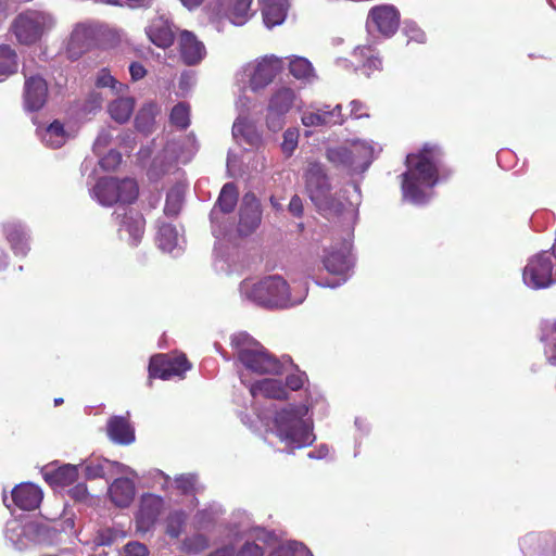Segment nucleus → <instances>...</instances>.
I'll use <instances>...</instances> for the list:
<instances>
[{"label":"nucleus","instance_id":"nucleus-16","mask_svg":"<svg viewBox=\"0 0 556 556\" xmlns=\"http://www.w3.org/2000/svg\"><path fill=\"white\" fill-rule=\"evenodd\" d=\"M24 106L29 112H37L43 108L48 99V84L39 75L30 76L24 84Z\"/></svg>","mask_w":556,"mask_h":556},{"label":"nucleus","instance_id":"nucleus-35","mask_svg":"<svg viewBox=\"0 0 556 556\" xmlns=\"http://www.w3.org/2000/svg\"><path fill=\"white\" fill-rule=\"evenodd\" d=\"M187 521V515L182 510H175L170 513L165 520V533L177 539L182 533Z\"/></svg>","mask_w":556,"mask_h":556},{"label":"nucleus","instance_id":"nucleus-34","mask_svg":"<svg viewBox=\"0 0 556 556\" xmlns=\"http://www.w3.org/2000/svg\"><path fill=\"white\" fill-rule=\"evenodd\" d=\"M178 233L176 227L172 224H162L159 227L157 243L166 252H172L177 245Z\"/></svg>","mask_w":556,"mask_h":556},{"label":"nucleus","instance_id":"nucleus-39","mask_svg":"<svg viewBox=\"0 0 556 556\" xmlns=\"http://www.w3.org/2000/svg\"><path fill=\"white\" fill-rule=\"evenodd\" d=\"M317 210L326 216H338L343 213L345 205L336 195L329 192L323 203L315 204Z\"/></svg>","mask_w":556,"mask_h":556},{"label":"nucleus","instance_id":"nucleus-55","mask_svg":"<svg viewBox=\"0 0 556 556\" xmlns=\"http://www.w3.org/2000/svg\"><path fill=\"white\" fill-rule=\"evenodd\" d=\"M129 73H130L131 79L137 81L139 79H142L146 76L147 70L144 68V66L141 63L132 62L129 65Z\"/></svg>","mask_w":556,"mask_h":556},{"label":"nucleus","instance_id":"nucleus-14","mask_svg":"<svg viewBox=\"0 0 556 556\" xmlns=\"http://www.w3.org/2000/svg\"><path fill=\"white\" fill-rule=\"evenodd\" d=\"M178 52L181 62L187 66H194L206 56L204 43L190 30H181L178 35Z\"/></svg>","mask_w":556,"mask_h":556},{"label":"nucleus","instance_id":"nucleus-42","mask_svg":"<svg viewBox=\"0 0 556 556\" xmlns=\"http://www.w3.org/2000/svg\"><path fill=\"white\" fill-rule=\"evenodd\" d=\"M210 545L208 539L202 533L193 534L186 538L184 541V548L189 554H198L206 549Z\"/></svg>","mask_w":556,"mask_h":556},{"label":"nucleus","instance_id":"nucleus-33","mask_svg":"<svg viewBox=\"0 0 556 556\" xmlns=\"http://www.w3.org/2000/svg\"><path fill=\"white\" fill-rule=\"evenodd\" d=\"M17 71V55L8 45L0 46V76H9Z\"/></svg>","mask_w":556,"mask_h":556},{"label":"nucleus","instance_id":"nucleus-43","mask_svg":"<svg viewBox=\"0 0 556 556\" xmlns=\"http://www.w3.org/2000/svg\"><path fill=\"white\" fill-rule=\"evenodd\" d=\"M327 159L337 166H349L352 164L351 151L346 148H334L327 151Z\"/></svg>","mask_w":556,"mask_h":556},{"label":"nucleus","instance_id":"nucleus-22","mask_svg":"<svg viewBox=\"0 0 556 556\" xmlns=\"http://www.w3.org/2000/svg\"><path fill=\"white\" fill-rule=\"evenodd\" d=\"M43 478L51 486H68L77 480L78 469L71 464L58 468H46Z\"/></svg>","mask_w":556,"mask_h":556},{"label":"nucleus","instance_id":"nucleus-50","mask_svg":"<svg viewBox=\"0 0 556 556\" xmlns=\"http://www.w3.org/2000/svg\"><path fill=\"white\" fill-rule=\"evenodd\" d=\"M68 495L75 502H85L89 496L88 488L85 483H77L68 490Z\"/></svg>","mask_w":556,"mask_h":556},{"label":"nucleus","instance_id":"nucleus-61","mask_svg":"<svg viewBox=\"0 0 556 556\" xmlns=\"http://www.w3.org/2000/svg\"><path fill=\"white\" fill-rule=\"evenodd\" d=\"M204 0H180L181 4L188 10H193L199 8Z\"/></svg>","mask_w":556,"mask_h":556},{"label":"nucleus","instance_id":"nucleus-62","mask_svg":"<svg viewBox=\"0 0 556 556\" xmlns=\"http://www.w3.org/2000/svg\"><path fill=\"white\" fill-rule=\"evenodd\" d=\"M268 556H290V553L285 548H278L270 553Z\"/></svg>","mask_w":556,"mask_h":556},{"label":"nucleus","instance_id":"nucleus-31","mask_svg":"<svg viewBox=\"0 0 556 556\" xmlns=\"http://www.w3.org/2000/svg\"><path fill=\"white\" fill-rule=\"evenodd\" d=\"M157 108L154 103L143 105L135 118L136 128L141 132H150L154 125V117Z\"/></svg>","mask_w":556,"mask_h":556},{"label":"nucleus","instance_id":"nucleus-20","mask_svg":"<svg viewBox=\"0 0 556 556\" xmlns=\"http://www.w3.org/2000/svg\"><path fill=\"white\" fill-rule=\"evenodd\" d=\"M146 33L151 42L162 49L170 47L175 40L170 24L163 17L153 20Z\"/></svg>","mask_w":556,"mask_h":556},{"label":"nucleus","instance_id":"nucleus-24","mask_svg":"<svg viewBox=\"0 0 556 556\" xmlns=\"http://www.w3.org/2000/svg\"><path fill=\"white\" fill-rule=\"evenodd\" d=\"M324 267L332 275L344 277L352 267L349 252L344 249L327 252Z\"/></svg>","mask_w":556,"mask_h":556},{"label":"nucleus","instance_id":"nucleus-7","mask_svg":"<svg viewBox=\"0 0 556 556\" xmlns=\"http://www.w3.org/2000/svg\"><path fill=\"white\" fill-rule=\"evenodd\" d=\"M190 368L191 364L182 353L155 354L151 356L149 362V379L182 378Z\"/></svg>","mask_w":556,"mask_h":556},{"label":"nucleus","instance_id":"nucleus-48","mask_svg":"<svg viewBox=\"0 0 556 556\" xmlns=\"http://www.w3.org/2000/svg\"><path fill=\"white\" fill-rule=\"evenodd\" d=\"M148 547L140 542H129L125 545L122 556H147Z\"/></svg>","mask_w":556,"mask_h":556},{"label":"nucleus","instance_id":"nucleus-28","mask_svg":"<svg viewBox=\"0 0 556 556\" xmlns=\"http://www.w3.org/2000/svg\"><path fill=\"white\" fill-rule=\"evenodd\" d=\"M135 100L130 97L118 98L109 104L108 112L112 119L118 124L129 121L134 113Z\"/></svg>","mask_w":556,"mask_h":556},{"label":"nucleus","instance_id":"nucleus-40","mask_svg":"<svg viewBox=\"0 0 556 556\" xmlns=\"http://www.w3.org/2000/svg\"><path fill=\"white\" fill-rule=\"evenodd\" d=\"M232 134L235 137H241L247 142L252 143L256 137L254 125L245 117H239L232 125Z\"/></svg>","mask_w":556,"mask_h":556},{"label":"nucleus","instance_id":"nucleus-59","mask_svg":"<svg viewBox=\"0 0 556 556\" xmlns=\"http://www.w3.org/2000/svg\"><path fill=\"white\" fill-rule=\"evenodd\" d=\"M132 9L151 8L154 0H125Z\"/></svg>","mask_w":556,"mask_h":556},{"label":"nucleus","instance_id":"nucleus-23","mask_svg":"<svg viewBox=\"0 0 556 556\" xmlns=\"http://www.w3.org/2000/svg\"><path fill=\"white\" fill-rule=\"evenodd\" d=\"M113 216L125 227L126 231L135 241L140 240L146 227V219L140 212L129 208L126 210L124 214L114 212Z\"/></svg>","mask_w":556,"mask_h":556},{"label":"nucleus","instance_id":"nucleus-5","mask_svg":"<svg viewBox=\"0 0 556 556\" xmlns=\"http://www.w3.org/2000/svg\"><path fill=\"white\" fill-rule=\"evenodd\" d=\"M138 195L139 187L132 178L101 177L92 188V197L103 206L131 204Z\"/></svg>","mask_w":556,"mask_h":556},{"label":"nucleus","instance_id":"nucleus-11","mask_svg":"<svg viewBox=\"0 0 556 556\" xmlns=\"http://www.w3.org/2000/svg\"><path fill=\"white\" fill-rule=\"evenodd\" d=\"M163 510L164 500L160 495L152 493L143 494L136 514L137 531L147 533L153 529Z\"/></svg>","mask_w":556,"mask_h":556},{"label":"nucleus","instance_id":"nucleus-21","mask_svg":"<svg viewBox=\"0 0 556 556\" xmlns=\"http://www.w3.org/2000/svg\"><path fill=\"white\" fill-rule=\"evenodd\" d=\"M289 0H262V15L269 28L280 25L287 16Z\"/></svg>","mask_w":556,"mask_h":556},{"label":"nucleus","instance_id":"nucleus-29","mask_svg":"<svg viewBox=\"0 0 556 556\" xmlns=\"http://www.w3.org/2000/svg\"><path fill=\"white\" fill-rule=\"evenodd\" d=\"M239 199L238 187L233 182H227L223 186L215 206L224 214L233 212Z\"/></svg>","mask_w":556,"mask_h":556},{"label":"nucleus","instance_id":"nucleus-63","mask_svg":"<svg viewBox=\"0 0 556 556\" xmlns=\"http://www.w3.org/2000/svg\"><path fill=\"white\" fill-rule=\"evenodd\" d=\"M63 403V399L62 397H58V399H54V405L58 406L60 404Z\"/></svg>","mask_w":556,"mask_h":556},{"label":"nucleus","instance_id":"nucleus-19","mask_svg":"<svg viewBox=\"0 0 556 556\" xmlns=\"http://www.w3.org/2000/svg\"><path fill=\"white\" fill-rule=\"evenodd\" d=\"M136 488L129 478H117L109 486V496L117 507H128L135 498Z\"/></svg>","mask_w":556,"mask_h":556},{"label":"nucleus","instance_id":"nucleus-17","mask_svg":"<svg viewBox=\"0 0 556 556\" xmlns=\"http://www.w3.org/2000/svg\"><path fill=\"white\" fill-rule=\"evenodd\" d=\"M302 123L306 127L341 125L344 123L342 108L340 104H337L333 109H330L329 105H325L315 112H305L302 115Z\"/></svg>","mask_w":556,"mask_h":556},{"label":"nucleus","instance_id":"nucleus-49","mask_svg":"<svg viewBox=\"0 0 556 556\" xmlns=\"http://www.w3.org/2000/svg\"><path fill=\"white\" fill-rule=\"evenodd\" d=\"M87 33H88L87 27L79 26V27L75 28V30L73 31V34L71 36L70 43H68L70 52L76 45L79 46L80 48L87 47V45L84 42V38L86 37Z\"/></svg>","mask_w":556,"mask_h":556},{"label":"nucleus","instance_id":"nucleus-30","mask_svg":"<svg viewBox=\"0 0 556 556\" xmlns=\"http://www.w3.org/2000/svg\"><path fill=\"white\" fill-rule=\"evenodd\" d=\"M4 233L15 254L25 255L28 248L22 228L15 224H8L4 226Z\"/></svg>","mask_w":556,"mask_h":556},{"label":"nucleus","instance_id":"nucleus-4","mask_svg":"<svg viewBox=\"0 0 556 556\" xmlns=\"http://www.w3.org/2000/svg\"><path fill=\"white\" fill-rule=\"evenodd\" d=\"M274 424L276 433L291 450L311 445L314 434L306 422L300 408L288 407L276 413Z\"/></svg>","mask_w":556,"mask_h":556},{"label":"nucleus","instance_id":"nucleus-60","mask_svg":"<svg viewBox=\"0 0 556 556\" xmlns=\"http://www.w3.org/2000/svg\"><path fill=\"white\" fill-rule=\"evenodd\" d=\"M235 555V548L231 545L223 546L212 553H210L207 556H233Z\"/></svg>","mask_w":556,"mask_h":556},{"label":"nucleus","instance_id":"nucleus-32","mask_svg":"<svg viewBox=\"0 0 556 556\" xmlns=\"http://www.w3.org/2000/svg\"><path fill=\"white\" fill-rule=\"evenodd\" d=\"M355 54L365 59L362 65V72L366 76H370L372 72L381 70V59L375 53L371 47H359L355 50Z\"/></svg>","mask_w":556,"mask_h":556},{"label":"nucleus","instance_id":"nucleus-46","mask_svg":"<svg viewBox=\"0 0 556 556\" xmlns=\"http://www.w3.org/2000/svg\"><path fill=\"white\" fill-rule=\"evenodd\" d=\"M176 489L184 495H188L195 490V479L193 476L181 475L175 479Z\"/></svg>","mask_w":556,"mask_h":556},{"label":"nucleus","instance_id":"nucleus-58","mask_svg":"<svg viewBox=\"0 0 556 556\" xmlns=\"http://www.w3.org/2000/svg\"><path fill=\"white\" fill-rule=\"evenodd\" d=\"M410 40H415L419 43H424L426 41V35L422 30L416 27H412L407 30Z\"/></svg>","mask_w":556,"mask_h":556},{"label":"nucleus","instance_id":"nucleus-9","mask_svg":"<svg viewBox=\"0 0 556 556\" xmlns=\"http://www.w3.org/2000/svg\"><path fill=\"white\" fill-rule=\"evenodd\" d=\"M554 263L547 251L532 256L523 268L522 277L527 286L533 289L549 287L553 280Z\"/></svg>","mask_w":556,"mask_h":556},{"label":"nucleus","instance_id":"nucleus-64","mask_svg":"<svg viewBox=\"0 0 556 556\" xmlns=\"http://www.w3.org/2000/svg\"><path fill=\"white\" fill-rule=\"evenodd\" d=\"M270 202H271V204H273L274 206H276V205H277V202H274V198H270Z\"/></svg>","mask_w":556,"mask_h":556},{"label":"nucleus","instance_id":"nucleus-54","mask_svg":"<svg viewBox=\"0 0 556 556\" xmlns=\"http://www.w3.org/2000/svg\"><path fill=\"white\" fill-rule=\"evenodd\" d=\"M551 332L554 334V337L548 348L547 361L549 364L556 366V320L551 326Z\"/></svg>","mask_w":556,"mask_h":556},{"label":"nucleus","instance_id":"nucleus-47","mask_svg":"<svg viewBox=\"0 0 556 556\" xmlns=\"http://www.w3.org/2000/svg\"><path fill=\"white\" fill-rule=\"evenodd\" d=\"M122 162V154L118 151L111 150L101 159L100 165L104 169H115Z\"/></svg>","mask_w":556,"mask_h":556},{"label":"nucleus","instance_id":"nucleus-10","mask_svg":"<svg viewBox=\"0 0 556 556\" xmlns=\"http://www.w3.org/2000/svg\"><path fill=\"white\" fill-rule=\"evenodd\" d=\"M401 22V14L393 4H379L372 7L367 16L366 25L375 29L381 36L390 38L397 31Z\"/></svg>","mask_w":556,"mask_h":556},{"label":"nucleus","instance_id":"nucleus-26","mask_svg":"<svg viewBox=\"0 0 556 556\" xmlns=\"http://www.w3.org/2000/svg\"><path fill=\"white\" fill-rule=\"evenodd\" d=\"M110 438L119 444L127 445L135 440V432L129 421L122 416H114L108 422Z\"/></svg>","mask_w":556,"mask_h":556},{"label":"nucleus","instance_id":"nucleus-2","mask_svg":"<svg viewBox=\"0 0 556 556\" xmlns=\"http://www.w3.org/2000/svg\"><path fill=\"white\" fill-rule=\"evenodd\" d=\"M239 362L257 375L280 376L283 372L281 361L271 354L258 341L247 333H239L231 339Z\"/></svg>","mask_w":556,"mask_h":556},{"label":"nucleus","instance_id":"nucleus-15","mask_svg":"<svg viewBox=\"0 0 556 556\" xmlns=\"http://www.w3.org/2000/svg\"><path fill=\"white\" fill-rule=\"evenodd\" d=\"M283 62L281 59L270 55L262 58L254 66L250 75V87L253 91L268 86L275 77L282 71Z\"/></svg>","mask_w":556,"mask_h":556},{"label":"nucleus","instance_id":"nucleus-45","mask_svg":"<svg viewBox=\"0 0 556 556\" xmlns=\"http://www.w3.org/2000/svg\"><path fill=\"white\" fill-rule=\"evenodd\" d=\"M299 132L296 129H287L283 132L281 150L285 154L291 155L298 146Z\"/></svg>","mask_w":556,"mask_h":556},{"label":"nucleus","instance_id":"nucleus-57","mask_svg":"<svg viewBox=\"0 0 556 556\" xmlns=\"http://www.w3.org/2000/svg\"><path fill=\"white\" fill-rule=\"evenodd\" d=\"M86 476L89 479L102 478L104 476V468L101 465H89L86 467Z\"/></svg>","mask_w":556,"mask_h":556},{"label":"nucleus","instance_id":"nucleus-1","mask_svg":"<svg viewBox=\"0 0 556 556\" xmlns=\"http://www.w3.org/2000/svg\"><path fill=\"white\" fill-rule=\"evenodd\" d=\"M442 157L441 148L431 143H425L418 152L406 156L407 170L401 175L404 199L414 204L427 202L426 189H431L439 182Z\"/></svg>","mask_w":556,"mask_h":556},{"label":"nucleus","instance_id":"nucleus-53","mask_svg":"<svg viewBox=\"0 0 556 556\" xmlns=\"http://www.w3.org/2000/svg\"><path fill=\"white\" fill-rule=\"evenodd\" d=\"M288 210L295 217H301L303 215V212H304L303 202H302V199L298 194H294L291 198L289 205H288Z\"/></svg>","mask_w":556,"mask_h":556},{"label":"nucleus","instance_id":"nucleus-3","mask_svg":"<svg viewBox=\"0 0 556 556\" xmlns=\"http://www.w3.org/2000/svg\"><path fill=\"white\" fill-rule=\"evenodd\" d=\"M249 299L265 307H289L301 304L307 293L303 289L293 295L288 282L280 276H268L253 283L245 291Z\"/></svg>","mask_w":556,"mask_h":556},{"label":"nucleus","instance_id":"nucleus-8","mask_svg":"<svg viewBox=\"0 0 556 556\" xmlns=\"http://www.w3.org/2000/svg\"><path fill=\"white\" fill-rule=\"evenodd\" d=\"M296 94L289 87L277 89L269 98L266 125L269 130L277 132L281 130L286 124V115L294 106Z\"/></svg>","mask_w":556,"mask_h":556},{"label":"nucleus","instance_id":"nucleus-38","mask_svg":"<svg viewBox=\"0 0 556 556\" xmlns=\"http://www.w3.org/2000/svg\"><path fill=\"white\" fill-rule=\"evenodd\" d=\"M45 142L52 148H60L65 142V130L61 122H52L43 134Z\"/></svg>","mask_w":556,"mask_h":556},{"label":"nucleus","instance_id":"nucleus-36","mask_svg":"<svg viewBox=\"0 0 556 556\" xmlns=\"http://www.w3.org/2000/svg\"><path fill=\"white\" fill-rule=\"evenodd\" d=\"M289 72L290 74L300 80H308L314 76V68L312 63L301 56H296L289 63Z\"/></svg>","mask_w":556,"mask_h":556},{"label":"nucleus","instance_id":"nucleus-12","mask_svg":"<svg viewBox=\"0 0 556 556\" xmlns=\"http://www.w3.org/2000/svg\"><path fill=\"white\" fill-rule=\"evenodd\" d=\"M304 179L306 192L314 205L323 203L325 197L331 191V185L323 165L317 162L309 163L304 173Z\"/></svg>","mask_w":556,"mask_h":556},{"label":"nucleus","instance_id":"nucleus-6","mask_svg":"<svg viewBox=\"0 0 556 556\" xmlns=\"http://www.w3.org/2000/svg\"><path fill=\"white\" fill-rule=\"evenodd\" d=\"M53 26L54 20L50 14L27 10L14 18L11 29L20 43L30 46L39 41Z\"/></svg>","mask_w":556,"mask_h":556},{"label":"nucleus","instance_id":"nucleus-51","mask_svg":"<svg viewBox=\"0 0 556 556\" xmlns=\"http://www.w3.org/2000/svg\"><path fill=\"white\" fill-rule=\"evenodd\" d=\"M264 549L262 546L257 545L254 542H247L239 549L237 556H263Z\"/></svg>","mask_w":556,"mask_h":556},{"label":"nucleus","instance_id":"nucleus-18","mask_svg":"<svg viewBox=\"0 0 556 556\" xmlns=\"http://www.w3.org/2000/svg\"><path fill=\"white\" fill-rule=\"evenodd\" d=\"M12 500L18 508L33 510L39 506L42 492L33 483H21L12 490Z\"/></svg>","mask_w":556,"mask_h":556},{"label":"nucleus","instance_id":"nucleus-56","mask_svg":"<svg viewBox=\"0 0 556 556\" xmlns=\"http://www.w3.org/2000/svg\"><path fill=\"white\" fill-rule=\"evenodd\" d=\"M351 116L353 118H362L364 116H367V113L365 112V106L359 101H352L351 102Z\"/></svg>","mask_w":556,"mask_h":556},{"label":"nucleus","instance_id":"nucleus-37","mask_svg":"<svg viewBox=\"0 0 556 556\" xmlns=\"http://www.w3.org/2000/svg\"><path fill=\"white\" fill-rule=\"evenodd\" d=\"M169 122L175 127L185 130L190 125V105L186 102H179L170 111Z\"/></svg>","mask_w":556,"mask_h":556},{"label":"nucleus","instance_id":"nucleus-13","mask_svg":"<svg viewBox=\"0 0 556 556\" xmlns=\"http://www.w3.org/2000/svg\"><path fill=\"white\" fill-rule=\"evenodd\" d=\"M262 220V207L253 192H247L239 208L238 232L241 236L253 233Z\"/></svg>","mask_w":556,"mask_h":556},{"label":"nucleus","instance_id":"nucleus-52","mask_svg":"<svg viewBox=\"0 0 556 556\" xmlns=\"http://www.w3.org/2000/svg\"><path fill=\"white\" fill-rule=\"evenodd\" d=\"M116 84H117V80L111 75V73L106 68L101 70V72L98 75L97 81H96L97 87L115 88Z\"/></svg>","mask_w":556,"mask_h":556},{"label":"nucleus","instance_id":"nucleus-27","mask_svg":"<svg viewBox=\"0 0 556 556\" xmlns=\"http://www.w3.org/2000/svg\"><path fill=\"white\" fill-rule=\"evenodd\" d=\"M253 0H229L226 9V16L237 26L245 24L253 15L251 4Z\"/></svg>","mask_w":556,"mask_h":556},{"label":"nucleus","instance_id":"nucleus-44","mask_svg":"<svg viewBox=\"0 0 556 556\" xmlns=\"http://www.w3.org/2000/svg\"><path fill=\"white\" fill-rule=\"evenodd\" d=\"M290 363L292 366L296 369L298 372L290 374L286 377V386L292 391H299L303 388L305 381L307 380V376L304 371L299 370L298 365L293 364L292 359L290 358Z\"/></svg>","mask_w":556,"mask_h":556},{"label":"nucleus","instance_id":"nucleus-41","mask_svg":"<svg viewBox=\"0 0 556 556\" xmlns=\"http://www.w3.org/2000/svg\"><path fill=\"white\" fill-rule=\"evenodd\" d=\"M184 202L182 192L175 188L168 191L164 205V213L167 216L175 217L179 214Z\"/></svg>","mask_w":556,"mask_h":556},{"label":"nucleus","instance_id":"nucleus-25","mask_svg":"<svg viewBox=\"0 0 556 556\" xmlns=\"http://www.w3.org/2000/svg\"><path fill=\"white\" fill-rule=\"evenodd\" d=\"M250 392L253 396L258 394L266 399L285 401L288 399V391L280 380L263 379L251 386Z\"/></svg>","mask_w":556,"mask_h":556}]
</instances>
